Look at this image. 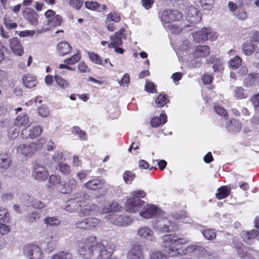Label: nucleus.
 Listing matches in <instances>:
<instances>
[{"label":"nucleus","mask_w":259,"mask_h":259,"mask_svg":"<svg viewBox=\"0 0 259 259\" xmlns=\"http://www.w3.org/2000/svg\"><path fill=\"white\" fill-rule=\"evenodd\" d=\"M257 46L251 41L247 40L242 46L243 53L249 56L252 55L255 51Z\"/></svg>","instance_id":"27"},{"label":"nucleus","mask_w":259,"mask_h":259,"mask_svg":"<svg viewBox=\"0 0 259 259\" xmlns=\"http://www.w3.org/2000/svg\"><path fill=\"white\" fill-rule=\"evenodd\" d=\"M193 57L195 58H204L210 53V50L207 46H198L193 49L192 52Z\"/></svg>","instance_id":"21"},{"label":"nucleus","mask_w":259,"mask_h":259,"mask_svg":"<svg viewBox=\"0 0 259 259\" xmlns=\"http://www.w3.org/2000/svg\"><path fill=\"white\" fill-rule=\"evenodd\" d=\"M231 192V189L228 186H222L218 189L215 196L217 199L221 200L227 197Z\"/></svg>","instance_id":"32"},{"label":"nucleus","mask_w":259,"mask_h":259,"mask_svg":"<svg viewBox=\"0 0 259 259\" xmlns=\"http://www.w3.org/2000/svg\"><path fill=\"white\" fill-rule=\"evenodd\" d=\"M186 18L191 23H197L200 21L201 14L197 8L191 6L187 9Z\"/></svg>","instance_id":"17"},{"label":"nucleus","mask_w":259,"mask_h":259,"mask_svg":"<svg viewBox=\"0 0 259 259\" xmlns=\"http://www.w3.org/2000/svg\"><path fill=\"white\" fill-rule=\"evenodd\" d=\"M62 21V17L59 15H56L51 19L47 20V25L52 27L59 26L61 25Z\"/></svg>","instance_id":"36"},{"label":"nucleus","mask_w":259,"mask_h":259,"mask_svg":"<svg viewBox=\"0 0 259 259\" xmlns=\"http://www.w3.org/2000/svg\"><path fill=\"white\" fill-rule=\"evenodd\" d=\"M30 199V202L31 204V206L36 209H42L46 206V204L44 202L36 199V198H31L30 197L28 196Z\"/></svg>","instance_id":"57"},{"label":"nucleus","mask_w":259,"mask_h":259,"mask_svg":"<svg viewBox=\"0 0 259 259\" xmlns=\"http://www.w3.org/2000/svg\"><path fill=\"white\" fill-rule=\"evenodd\" d=\"M23 15L25 19L32 25L38 24V15L34 10L28 8L23 11Z\"/></svg>","instance_id":"19"},{"label":"nucleus","mask_w":259,"mask_h":259,"mask_svg":"<svg viewBox=\"0 0 259 259\" xmlns=\"http://www.w3.org/2000/svg\"><path fill=\"white\" fill-rule=\"evenodd\" d=\"M242 59L238 56H236L229 61L230 67L233 69H237L241 64Z\"/></svg>","instance_id":"52"},{"label":"nucleus","mask_w":259,"mask_h":259,"mask_svg":"<svg viewBox=\"0 0 259 259\" xmlns=\"http://www.w3.org/2000/svg\"><path fill=\"white\" fill-rule=\"evenodd\" d=\"M24 85L27 88H31L35 87L37 84L36 77L30 75H24L22 78Z\"/></svg>","instance_id":"31"},{"label":"nucleus","mask_w":259,"mask_h":259,"mask_svg":"<svg viewBox=\"0 0 259 259\" xmlns=\"http://www.w3.org/2000/svg\"><path fill=\"white\" fill-rule=\"evenodd\" d=\"M57 50L60 56H64L71 53L72 47L68 42L62 41L57 44Z\"/></svg>","instance_id":"23"},{"label":"nucleus","mask_w":259,"mask_h":259,"mask_svg":"<svg viewBox=\"0 0 259 259\" xmlns=\"http://www.w3.org/2000/svg\"><path fill=\"white\" fill-rule=\"evenodd\" d=\"M193 39L197 42H201L205 40L213 41L217 38L215 32L210 28H203L201 30L193 33Z\"/></svg>","instance_id":"6"},{"label":"nucleus","mask_w":259,"mask_h":259,"mask_svg":"<svg viewBox=\"0 0 259 259\" xmlns=\"http://www.w3.org/2000/svg\"><path fill=\"white\" fill-rule=\"evenodd\" d=\"M51 238L52 240L48 242L46 247L45 248V251L48 253L51 252L54 250L57 246V240H54L55 238L53 236H51Z\"/></svg>","instance_id":"55"},{"label":"nucleus","mask_w":259,"mask_h":259,"mask_svg":"<svg viewBox=\"0 0 259 259\" xmlns=\"http://www.w3.org/2000/svg\"><path fill=\"white\" fill-rule=\"evenodd\" d=\"M201 7L205 10H211L214 3V0H199Z\"/></svg>","instance_id":"58"},{"label":"nucleus","mask_w":259,"mask_h":259,"mask_svg":"<svg viewBox=\"0 0 259 259\" xmlns=\"http://www.w3.org/2000/svg\"><path fill=\"white\" fill-rule=\"evenodd\" d=\"M24 254L29 259H42V252L41 248L34 244H27L23 248Z\"/></svg>","instance_id":"8"},{"label":"nucleus","mask_w":259,"mask_h":259,"mask_svg":"<svg viewBox=\"0 0 259 259\" xmlns=\"http://www.w3.org/2000/svg\"><path fill=\"white\" fill-rule=\"evenodd\" d=\"M10 221V214L7 208L0 206V222L9 223Z\"/></svg>","instance_id":"41"},{"label":"nucleus","mask_w":259,"mask_h":259,"mask_svg":"<svg viewBox=\"0 0 259 259\" xmlns=\"http://www.w3.org/2000/svg\"><path fill=\"white\" fill-rule=\"evenodd\" d=\"M164 212L156 205L152 204H148L145 202L141 211L139 212V215L143 218L149 219L158 216H160Z\"/></svg>","instance_id":"4"},{"label":"nucleus","mask_w":259,"mask_h":259,"mask_svg":"<svg viewBox=\"0 0 259 259\" xmlns=\"http://www.w3.org/2000/svg\"><path fill=\"white\" fill-rule=\"evenodd\" d=\"M144 204H145L144 201L140 199L130 197L126 200L124 207L127 211L135 213L140 211Z\"/></svg>","instance_id":"10"},{"label":"nucleus","mask_w":259,"mask_h":259,"mask_svg":"<svg viewBox=\"0 0 259 259\" xmlns=\"http://www.w3.org/2000/svg\"><path fill=\"white\" fill-rule=\"evenodd\" d=\"M90 230H92L101 225V221L97 218L88 219Z\"/></svg>","instance_id":"61"},{"label":"nucleus","mask_w":259,"mask_h":259,"mask_svg":"<svg viewBox=\"0 0 259 259\" xmlns=\"http://www.w3.org/2000/svg\"><path fill=\"white\" fill-rule=\"evenodd\" d=\"M45 141L44 140L39 139L36 140L35 142H31L28 145L30 151L32 155L37 151L41 149L42 145L44 144Z\"/></svg>","instance_id":"35"},{"label":"nucleus","mask_w":259,"mask_h":259,"mask_svg":"<svg viewBox=\"0 0 259 259\" xmlns=\"http://www.w3.org/2000/svg\"><path fill=\"white\" fill-rule=\"evenodd\" d=\"M99 214V206L95 204H87L83 205L79 212L80 217Z\"/></svg>","instance_id":"14"},{"label":"nucleus","mask_w":259,"mask_h":259,"mask_svg":"<svg viewBox=\"0 0 259 259\" xmlns=\"http://www.w3.org/2000/svg\"><path fill=\"white\" fill-rule=\"evenodd\" d=\"M123 179L127 184H131L135 178V174L131 171L127 170L123 174Z\"/></svg>","instance_id":"51"},{"label":"nucleus","mask_w":259,"mask_h":259,"mask_svg":"<svg viewBox=\"0 0 259 259\" xmlns=\"http://www.w3.org/2000/svg\"><path fill=\"white\" fill-rule=\"evenodd\" d=\"M96 240V237L90 236L81 242L77 249L78 254L84 259L91 258L97 249L96 246L98 242Z\"/></svg>","instance_id":"2"},{"label":"nucleus","mask_w":259,"mask_h":259,"mask_svg":"<svg viewBox=\"0 0 259 259\" xmlns=\"http://www.w3.org/2000/svg\"><path fill=\"white\" fill-rule=\"evenodd\" d=\"M233 244L238 254L240 257L245 258L247 256L248 254L247 249L249 248L244 246L241 243L234 242Z\"/></svg>","instance_id":"30"},{"label":"nucleus","mask_w":259,"mask_h":259,"mask_svg":"<svg viewBox=\"0 0 259 259\" xmlns=\"http://www.w3.org/2000/svg\"><path fill=\"white\" fill-rule=\"evenodd\" d=\"M84 186L88 189L96 190L102 188L103 183L99 179H94L86 183Z\"/></svg>","instance_id":"26"},{"label":"nucleus","mask_w":259,"mask_h":259,"mask_svg":"<svg viewBox=\"0 0 259 259\" xmlns=\"http://www.w3.org/2000/svg\"><path fill=\"white\" fill-rule=\"evenodd\" d=\"M81 59V54L79 51H77L75 54L72 56L70 58L65 59L64 63L67 65H73L78 62Z\"/></svg>","instance_id":"43"},{"label":"nucleus","mask_w":259,"mask_h":259,"mask_svg":"<svg viewBox=\"0 0 259 259\" xmlns=\"http://www.w3.org/2000/svg\"><path fill=\"white\" fill-rule=\"evenodd\" d=\"M127 257L128 259H144L143 249L141 245H133L127 252Z\"/></svg>","instance_id":"18"},{"label":"nucleus","mask_w":259,"mask_h":259,"mask_svg":"<svg viewBox=\"0 0 259 259\" xmlns=\"http://www.w3.org/2000/svg\"><path fill=\"white\" fill-rule=\"evenodd\" d=\"M71 133L73 135L77 136L81 140H87L88 136L85 132L77 126H74L72 128Z\"/></svg>","instance_id":"37"},{"label":"nucleus","mask_w":259,"mask_h":259,"mask_svg":"<svg viewBox=\"0 0 259 259\" xmlns=\"http://www.w3.org/2000/svg\"><path fill=\"white\" fill-rule=\"evenodd\" d=\"M149 256L150 259H169L164 253L158 250L151 251Z\"/></svg>","instance_id":"47"},{"label":"nucleus","mask_w":259,"mask_h":259,"mask_svg":"<svg viewBox=\"0 0 259 259\" xmlns=\"http://www.w3.org/2000/svg\"><path fill=\"white\" fill-rule=\"evenodd\" d=\"M189 241L179 234H171L165 235L162 237V246L165 252L169 256H175L178 254H183L184 250L181 253L180 246L187 243Z\"/></svg>","instance_id":"1"},{"label":"nucleus","mask_w":259,"mask_h":259,"mask_svg":"<svg viewBox=\"0 0 259 259\" xmlns=\"http://www.w3.org/2000/svg\"><path fill=\"white\" fill-rule=\"evenodd\" d=\"M40 218V213L36 211L28 213L26 218L25 221L30 223H33L37 221Z\"/></svg>","instance_id":"46"},{"label":"nucleus","mask_w":259,"mask_h":259,"mask_svg":"<svg viewBox=\"0 0 259 259\" xmlns=\"http://www.w3.org/2000/svg\"><path fill=\"white\" fill-rule=\"evenodd\" d=\"M192 253L198 257H203L206 255H209V254L207 253V251L204 247L196 245L188 246L185 248V251L183 252L184 254Z\"/></svg>","instance_id":"15"},{"label":"nucleus","mask_w":259,"mask_h":259,"mask_svg":"<svg viewBox=\"0 0 259 259\" xmlns=\"http://www.w3.org/2000/svg\"><path fill=\"white\" fill-rule=\"evenodd\" d=\"M242 123L239 120L235 119L230 120L226 124L227 130L231 133H238L239 132L241 128Z\"/></svg>","instance_id":"24"},{"label":"nucleus","mask_w":259,"mask_h":259,"mask_svg":"<svg viewBox=\"0 0 259 259\" xmlns=\"http://www.w3.org/2000/svg\"><path fill=\"white\" fill-rule=\"evenodd\" d=\"M55 79L56 83L62 89H66L68 87V82L59 75H56Z\"/></svg>","instance_id":"64"},{"label":"nucleus","mask_w":259,"mask_h":259,"mask_svg":"<svg viewBox=\"0 0 259 259\" xmlns=\"http://www.w3.org/2000/svg\"><path fill=\"white\" fill-rule=\"evenodd\" d=\"M75 226L77 228L79 229H83L87 230H90L88 219L76 222L75 223Z\"/></svg>","instance_id":"62"},{"label":"nucleus","mask_w":259,"mask_h":259,"mask_svg":"<svg viewBox=\"0 0 259 259\" xmlns=\"http://www.w3.org/2000/svg\"><path fill=\"white\" fill-rule=\"evenodd\" d=\"M4 24L6 28L9 29H15L17 27V23L13 22L11 17L8 15L4 18Z\"/></svg>","instance_id":"54"},{"label":"nucleus","mask_w":259,"mask_h":259,"mask_svg":"<svg viewBox=\"0 0 259 259\" xmlns=\"http://www.w3.org/2000/svg\"><path fill=\"white\" fill-rule=\"evenodd\" d=\"M10 46L14 54L21 56L24 54L23 48L18 38L14 37L10 39Z\"/></svg>","instance_id":"20"},{"label":"nucleus","mask_w":259,"mask_h":259,"mask_svg":"<svg viewBox=\"0 0 259 259\" xmlns=\"http://www.w3.org/2000/svg\"><path fill=\"white\" fill-rule=\"evenodd\" d=\"M57 168L60 172L66 176L69 175L71 172L70 165L64 162H60Z\"/></svg>","instance_id":"48"},{"label":"nucleus","mask_w":259,"mask_h":259,"mask_svg":"<svg viewBox=\"0 0 259 259\" xmlns=\"http://www.w3.org/2000/svg\"><path fill=\"white\" fill-rule=\"evenodd\" d=\"M17 150L18 152L26 157L32 156L28 145L21 144L17 147Z\"/></svg>","instance_id":"45"},{"label":"nucleus","mask_w":259,"mask_h":259,"mask_svg":"<svg viewBox=\"0 0 259 259\" xmlns=\"http://www.w3.org/2000/svg\"><path fill=\"white\" fill-rule=\"evenodd\" d=\"M88 55L90 60L93 63L99 65H104L103 61L99 55L92 52H88Z\"/></svg>","instance_id":"50"},{"label":"nucleus","mask_w":259,"mask_h":259,"mask_svg":"<svg viewBox=\"0 0 259 259\" xmlns=\"http://www.w3.org/2000/svg\"><path fill=\"white\" fill-rule=\"evenodd\" d=\"M163 214L153 221V228L162 233L174 232L178 230L176 223L167 218L162 217Z\"/></svg>","instance_id":"3"},{"label":"nucleus","mask_w":259,"mask_h":259,"mask_svg":"<svg viewBox=\"0 0 259 259\" xmlns=\"http://www.w3.org/2000/svg\"><path fill=\"white\" fill-rule=\"evenodd\" d=\"M207 62L209 63H213L212 68L214 72L221 71L223 69V63L220 60H216L215 61H211V60H208Z\"/></svg>","instance_id":"59"},{"label":"nucleus","mask_w":259,"mask_h":259,"mask_svg":"<svg viewBox=\"0 0 259 259\" xmlns=\"http://www.w3.org/2000/svg\"><path fill=\"white\" fill-rule=\"evenodd\" d=\"M45 224L47 227L57 226L60 224L61 221L56 217H47L44 220Z\"/></svg>","instance_id":"38"},{"label":"nucleus","mask_w":259,"mask_h":259,"mask_svg":"<svg viewBox=\"0 0 259 259\" xmlns=\"http://www.w3.org/2000/svg\"><path fill=\"white\" fill-rule=\"evenodd\" d=\"M137 235L141 239L147 242H152L154 239L152 230L147 226L139 228L137 230Z\"/></svg>","instance_id":"16"},{"label":"nucleus","mask_w":259,"mask_h":259,"mask_svg":"<svg viewBox=\"0 0 259 259\" xmlns=\"http://www.w3.org/2000/svg\"><path fill=\"white\" fill-rule=\"evenodd\" d=\"M167 121V116L164 113H161L159 117H155L152 119L151 125L154 127L164 124Z\"/></svg>","instance_id":"29"},{"label":"nucleus","mask_w":259,"mask_h":259,"mask_svg":"<svg viewBox=\"0 0 259 259\" xmlns=\"http://www.w3.org/2000/svg\"><path fill=\"white\" fill-rule=\"evenodd\" d=\"M201 233L203 236L207 240H210L214 239L216 236L214 230L211 229H208L206 230H202Z\"/></svg>","instance_id":"53"},{"label":"nucleus","mask_w":259,"mask_h":259,"mask_svg":"<svg viewBox=\"0 0 259 259\" xmlns=\"http://www.w3.org/2000/svg\"><path fill=\"white\" fill-rule=\"evenodd\" d=\"M96 248V253H98L96 259H116L113 255L114 245L112 244L105 245L101 242H98Z\"/></svg>","instance_id":"5"},{"label":"nucleus","mask_w":259,"mask_h":259,"mask_svg":"<svg viewBox=\"0 0 259 259\" xmlns=\"http://www.w3.org/2000/svg\"><path fill=\"white\" fill-rule=\"evenodd\" d=\"M258 73H250L245 78L243 83L245 87H249L253 85L258 78Z\"/></svg>","instance_id":"28"},{"label":"nucleus","mask_w":259,"mask_h":259,"mask_svg":"<svg viewBox=\"0 0 259 259\" xmlns=\"http://www.w3.org/2000/svg\"><path fill=\"white\" fill-rule=\"evenodd\" d=\"M42 132V128L40 126H28L24 128L21 133V137L24 139H34L38 137Z\"/></svg>","instance_id":"11"},{"label":"nucleus","mask_w":259,"mask_h":259,"mask_svg":"<svg viewBox=\"0 0 259 259\" xmlns=\"http://www.w3.org/2000/svg\"><path fill=\"white\" fill-rule=\"evenodd\" d=\"M180 51L185 53L186 54L192 53L193 47L190 45L189 41L186 40L180 46Z\"/></svg>","instance_id":"42"},{"label":"nucleus","mask_w":259,"mask_h":259,"mask_svg":"<svg viewBox=\"0 0 259 259\" xmlns=\"http://www.w3.org/2000/svg\"><path fill=\"white\" fill-rule=\"evenodd\" d=\"M32 177L38 181H46L49 176L47 168L43 165L35 162L33 165Z\"/></svg>","instance_id":"9"},{"label":"nucleus","mask_w":259,"mask_h":259,"mask_svg":"<svg viewBox=\"0 0 259 259\" xmlns=\"http://www.w3.org/2000/svg\"><path fill=\"white\" fill-rule=\"evenodd\" d=\"M125 30L124 28H121L110 37V42L108 44L109 48H113L115 46H120L122 45V39L126 37L125 34Z\"/></svg>","instance_id":"13"},{"label":"nucleus","mask_w":259,"mask_h":259,"mask_svg":"<svg viewBox=\"0 0 259 259\" xmlns=\"http://www.w3.org/2000/svg\"><path fill=\"white\" fill-rule=\"evenodd\" d=\"M259 232L254 229L250 231H243L241 233V237L243 240L247 244H251L252 240L258 236Z\"/></svg>","instance_id":"22"},{"label":"nucleus","mask_w":259,"mask_h":259,"mask_svg":"<svg viewBox=\"0 0 259 259\" xmlns=\"http://www.w3.org/2000/svg\"><path fill=\"white\" fill-rule=\"evenodd\" d=\"M85 195L83 193L77 194L73 199H71L67 202L65 209L70 212H73L78 210L82 206V202L85 199Z\"/></svg>","instance_id":"12"},{"label":"nucleus","mask_w":259,"mask_h":259,"mask_svg":"<svg viewBox=\"0 0 259 259\" xmlns=\"http://www.w3.org/2000/svg\"><path fill=\"white\" fill-rule=\"evenodd\" d=\"M167 95L165 94H160L155 99V103L159 107L164 106L168 102Z\"/></svg>","instance_id":"49"},{"label":"nucleus","mask_w":259,"mask_h":259,"mask_svg":"<svg viewBox=\"0 0 259 259\" xmlns=\"http://www.w3.org/2000/svg\"><path fill=\"white\" fill-rule=\"evenodd\" d=\"M29 118L27 115L22 114L18 115L15 120V125L17 127L25 126L28 123Z\"/></svg>","instance_id":"34"},{"label":"nucleus","mask_w":259,"mask_h":259,"mask_svg":"<svg viewBox=\"0 0 259 259\" xmlns=\"http://www.w3.org/2000/svg\"><path fill=\"white\" fill-rule=\"evenodd\" d=\"M233 15L236 18L241 20H245L247 17V14L245 10L241 8H239V9L236 11Z\"/></svg>","instance_id":"56"},{"label":"nucleus","mask_w":259,"mask_h":259,"mask_svg":"<svg viewBox=\"0 0 259 259\" xmlns=\"http://www.w3.org/2000/svg\"><path fill=\"white\" fill-rule=\"evenodd\" d=\"M108 206H109V208H106L105 209V212H116V211H119L121 210H122V206L119 205L118 202L112 201L108 202Z\"/></svg>","instance_id":"40"},{"label":"nucleus","mask_w":259,"mask_h":259,"mask_svg":"<svg viewBox=\"0 0 259 259\" xmlns=\"http://www.w3.org/2000/svg\"><path fill=\"white\" fill-rule=\"evenodd\" d=\"M164 27L167 31H169L172 34H178L181 31V28L175 24H168L167 25H164Z\"/></svg>","instance_id":"60"},{"label":"nucleus","mask_w":259,"mask_h":259,"mask_svg":"<svg viewBox=\"0 0 259 259\" xmlns=\"http://www.w3.org/2000/svg\"><path fill=\"white\" fill-rule=\"evenodd\" d=\"M159 18L162 22L163 25H167L168 23H171L170 18V10H164L158 14Z\"/></svg>","instance_id":"33"},{"label":"nucleus","mask_w":259,"mask_h":259,"mask_svg":"<svg viewBox=\"0 0 259 259\" xmlns=\"http://www.w3.org/2000/svg\"><path fill=\"white\" fill-rule=\"evenodd\" d=\"M105 219L118 226H126L131 224L132 220L129 217L123 214L116 213L109 214L105 216Z\"/></svg>","instance_id":"7"},{"label":"nucleus","mask_w":259,"mask_h":259,"mask_svg":"<svg viewBox=\"0 0 259 259\" xmlns=\"http://www.w3.org/2000/svg\"><path fill=\"white\" fill-rule=\"evenodd\" d=\"M120 21V17L119 15L114 12H111L109 13L106 18V21L109 22L111 21H114L115 22H119Z\"/></svg>","instance_id":"63"},{"label":"nucleus","mask_w":259,"mask_h":259,"mask_svg":"<svg viewBox=\"0 0 259 259\" xmlns=\"http://www.w3.org/2000/svg\"><path fill=\"white\" fill-rule=\"evenodd\" d=\"M71 254L68 251H61L54 254L51 259H72Z\"/></svg>","instance_id":"44"},{"label":"nucleus","mask_w":259,"mask_h":259,"mask_svg":"<svg viewBox=\"0 0 259 259\" xmlns=\"http://www.w3.org/2000/svg\"><path fill=\"white\" fill-rule=\"evenodd\" d=\"M234 96L237 99H243L246 98L248 94L243 88L237 87L234 91Z\"/></svg>","instance_id":"39"},{"label":"nucleus","mask_w":259,"mask_h":259,"mask_svg":"<svg viewBox=\"0 0 259 259\" xmlns=\"http://www.w3.org/2000/svg\"><path fill=\"white\" fill-rule=\"evenodd\" d=\"M12 159L10 155L7 153H0V169L6 170L11 165Z\"/></svg>","instance_id":"25"}]
</instances>
